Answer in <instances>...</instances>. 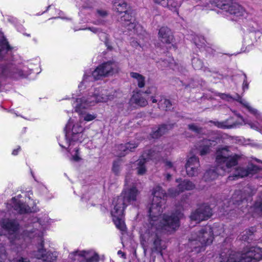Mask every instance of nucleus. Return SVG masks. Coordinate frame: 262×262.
I'll use <instances>...</instances> for the list:
<instances>
[{"mask_svg": "<svg viewBox=\"0 0 262 262\" xmlns=\"http://www.w3.org/2000/svg\"><path fill=\"white\" fill-rule=\"evenodd\" d=\"M182 217L183 214L181 212L171 215L165 214L162 217L160 224L158 226H147L145 232L142 234V237L145 242L152 243V251L161 253L162 250L165 249V246L161 245V239L159 235V231L169 233L174 232L179 227L180 220Z\"/></svg>", "mask_w": 262, "mask_h": 262, "instance_id": "1", "label": "nucleus"}, {"mask_svg": "<svg viewBox=\"0 0 262 262\" xmlns=\"http://www.w3.org/2000/svg\"><path fill=\"white\" fill-rule=\"evenodd\" d=\"M238 158V155L232 154L227 147L219 149L216 153L217 166L206 170L204 174V180L210 182L216 179L219 175L230 172L232 167L237 164Z\"/></svg>", "mask_w": 262, "mask_h": 262, "instance_id": "2", "label": "nucleus"}, {"mask_svg": "<svg viewBox=\"0 0 262 262\" xmlns=\"http://www.w3.org/2000/svg\"><path fill=\"white\" fill-rule=\"evenodd\" d=\"M138 194V190L133 187L124 190L119 196L113 200L114 208L111 211V214L116 227L121 231H124L126 229L122 219L124 210L127 205L136 201Z\"/></svg>", "mask_w": 262, "mask_h": 262, "instance_id": "3", "label": "nucleus"}, {"mask_svg": "<svg viewBox=\"0 0 262 262\" xmlns=\"http://www.w3.org/2000/svg\"><path fill=\"white\" fill-rule=\"evenodd\" d=\"M153 199L152 202L149 209V223L147 226L155 227L160 224V222L162 220L163 215L161 213L163 211V205L165 204L164 197L166 195L165 191L160 186L155 187L152 191ZM181 212V211L177 210L174 212L166 214V215H171Z\"/></svg>", "mask_w": 262, "mask_h": 262, "instance_id": "4", "label": "nucleus"}, {"mask_svg": "<svg viewBox=\"0 0 262 262\" xmlns=\"http://www.w3.org/2000/svg\"><path fill=\"white\" fill-rule=\"evenodd\" d=\"M113 98V95L109 94L106 90L96 89L88 95L76 99L73 105L75 111L80 113L82 109L94 106L98 103L106 102Z\"/></svg>", "mask_w": 262, "mask_h": 262, "instance_id": "5", "label": "nucleus"}, {"mask_svg": "<svg viewBox=\"0 0 262 262\" xmlns=\"http://www.w3.org/2000/svg\"><path fill=\"white\" fill-rule=\"evenodd\" d=\"M213 239L212 228L210 226H206L191 233L188 247L191 249V251L199 253L205 250V247L211 244Z\"/></svg>", "mask_w": 262, "mask_h": 262, "instance_id": "6", "label": "nucleus"}, {"mask_svg": "<svg viewBox=\"0 0 262 262\" xmlns=\"http://www.w3.org/2000/svg\"><path fill=\"white\" fill-rule=\"evenodd\" d=\"M220 262H256L262 258V249L251 247L245 250L242 253L229 251L227 254L221 255Z\"/></svg>", "mask_w": 262, "mask_h": 262, "instance_id": "7", "label": "nucleus"}, {"mask_svg": "<svg viewBox=\"0 0 262 262\" xmlns=\"http://www.w3.org/2000/svg\"><path fill=\"white\" fill-rule=\"evenodd\" d=\"M205 7L209 9L216 7L236 18L246 14L245 9L233 0H208Z\"/></svg>", "mask_w": 262, "mask_h": 262, "instance_id": "8", "label": "nucleus"}, {"mask_svg": "<svg viewBox=\"0 0 262 262\" xmlns=\"http://www.w3.org/2000/svg\"><path fill=\"white\" fill-rule=\"evenodd\" d=\"M114 8L118 12H124V14L121 17V22L122 25L129 31L134 30V32L139 27L137 24L134 17L126 12L127 4L124 0H115L113 4Z\"/></svg>", "mask_w": 262, "mask_h": 262, "instance_id": "9", "label": "nucleus"}, {"mask_svg": "<svg viewBox=\"0 0 262 262\" xmlns=\"http://www.w3.org/2000/svg\"><path fill=\"white\" fill-rule=\"evenodd\" d=\"M158 148L159 149V147H156L151 149L148 152H144L142 156V158L139 159L134 163L138 174L143 175L146 172V168L145 163L148 159L160 160V157H161V155L160 151L157 149Z\"/></svg>", "mask_w": 262, "mask_h": 262, "instance_id": "10", "label": "nucleus"}, {"mask_svg": "<svg viewBox=\"0 0 262 262\" xmlns=\"http://www.w3.org/2000/svg\"><path fill=\"white\" fill-rule=\"evenodd\" d=\"M118 71L116 63L108 61L98 67L92 73V77L94 80L99 79L101 77L112 75Z\"/></svg>", "mask_w": 262, "mask_h": 262, "instance_id": "11", "label": "nucleus"}, {"mask_svg": "<svg viewBox=\"0 0 262 262\" xmlns=\"http://www.w3.org/2000/svg\"><path fill=\"white\" fill-rule=\"evenodd\" d=\"M212 214L210 207L206 204H203L191 213L190 217L191 220L199 223L202 221L209 219Z\"/></svg>", "mask_w": 262, "mask_h": 262, "instance_id": "12", "label": "nucleus"}, {"mask_svg": "<svg viewBox=\"0 0 262 262\" xmlns=\"http://www.w3.org/2000/svg\"><path fill=\"white\" fill-rule=\"evenodd\" d=\"M70 122H71V119L69 120L68 123L66 125L65 128H64V132H65V137L67 141V143L69 145H71V139L69 138L71 134H70V132H68V129H70ZM83 131V128L82 127L79 125L78 124H74L73 126V128L72 129V137H71V140L72 141H80L81 140L79 139V137H81V133Z\"/></svg>", "mask_w": 262, "mask_h": 262, "instance_id": "13", "label": "nucleus"}, {"mask_svg": "<svg viewBox=\"0 0 262 262\" xmlns=\"http://www.w3.org/2000/svg\"><path fill=\"white\" fill-rule=\"evenodd\" d=\"M69 257L73 260H82L79 258L83 257L85 262H98L99 256L97 254L91 251H75L70 254Z\"/></svg>", "mask_w": 262, "mask_h": 262, "instance_id": "14", "label": "nucleus"}, {"mask_svg": "<svg viewBox=\"0 0 262 262\" xmlns=\"http://www.w3.org/2000/svg\"><path fill=\"white\" fill-rule=\"evenodd\" d=\"M200 166L199 160L197 157L193 156L190 157L185 165L187 174L189 177L198 176L200 172Z\"/></svg>", "mask_w": 262, "mask_h": 262, "instance_id": "15", "label": "nucleus"}, {"mask_svg": "<svg viewBox=\"0 0 262 262\" xmlns=\"http://www.w3.org/2000/svg\"><path fill=\"white\" fill-rule=\"evenodd\" d=\"M219 96L222 99L227 100L228 101L231 99H233L231 96L228 94H220ZM233 99L243 104L251 113L256 116L257 118H261V114L258 112V111L250 106L249 103L245 100H243L239 95L236 94L235 97Z\"/></svg>", "mask_w": 262, "mask_h": 262, "instance_id": "16", "label": "nucleus"}, {"mask_svg": "<svg viewBox=\"0 0 262 262\" xmlns=\"http://www.w3.org/2000/svg\"><path fill=\"white\" fill-rule=\"evenodd\" d=\"M195 185L190 181L184 180L178 185L179 190L174 188H170L168 190V194L174 197L179 194L180 192L185 190H191L194 189Z\"/></svg>", "mask_w": 262, "mask_h": 262, "instance_id": "17", "label": "nucleus"}, {"mask_svg": "<svg viewBox=\"0 0 262 262\" xmlns=\"http://www.w3.org/2000/svg\"><path fill=\"white\" fill-rule=\"evenodd\" d=\"M158 37L161 42L167 45L171 44L173 39L171 30L166 27H162L159 29Z\"/></svg>", "mask_w": 262, "mask_h": 262, "instance_id": "18", "label": "nucleus"}, {"mask_svg": "<svg viewBox=\"0 0 262 262\" xmlns=\"http://www.w3.org/2000/svg\"><path fill=\"white\" fill-rule=\"evenodd\" d=\"M0 73H2L6 76L12 77L14 78H17L19 77H22L23 72L16 68L12 64L7 66L5 68H0Z\"/></svg>", "mask_w": 262, "mask_h": 262, "instance_id": "19", "label": "nucleus"}, {"mask_svg": "<svg viewBox=\"0 0 262 262\" xmlns=\"http://www.w3.org/2000/svg\"><path fill=\"white\" fill-rule=\"evenodd\" d=\"M2 227L10 233H14L18 227V224L13 220L3 219L1 222Z\"/></svg>", "mask_w": 262, "mask_h": 262, "instance_id": "20", "label": "nucleus"}, {"mask_svg": "<svg viewBox=\"0 0 262 262\" xmlns=\"http://www.w3.org/2000/svg\"><path fill=\"white\" fill-rule=\"evenodd\" d=\"M138 146V144L135 143H127L125 144H120L117 148L119 150L118 156L123 157L130 151H132L134 149Z\"/></svg>", "mask_w": 262, "mask_h": 262, "instance_id": "21", "label": "nucleus"}, {"mask_svg": "<svg viewBox=\"0 0 262 262\" xmlns=\"http://www.w3.org/2000/svg\"><path fill=\"white\" fill-rule=\"evenodd\" d=\"M132 103L138 106L144 107L147 104V101L142 96V93L137 92L134 93L130 99Z\"/></svg>", "mask_w": 262, "mask_h": 262, "instance_id": "22", "label": "nucleus"}, {"mask_svg": "<svg viewBox=\"0 0 262 262\" xmlns=\"http://www.w3.org/2000/svg\"><path fill=\"white\" fill-rule=\"evenodd\" d=\"M232 118H229L225 121L219 122L214 121L212 122L216 126L220 128L229 129L235 127L238 123L236 122H231Z\"/></svg>", "mask_w": 262, "mask_h": 262, "instance_id": "23", "label": "nucleus"}, {"mask_svg": "<svg viewBox=\"0 0 262 262\" xmlns=\"http://www.w3.org/2000/svg\"><path fill=\"white\" fill-rule=\"evenodd\" d=\"M215 145V142L210 140L205 139L200 147V154L201 156H204L210 151V147Z\"/></svg>", "mask_w": 262, "mask_h": 262, "instance_id": "24", "label": "nucleus"}, {"mask_svg": "<svg viewBox=\"0 0 262 262\" xmlns=\"http://www.w3.org/2000/svg\"><path fill=\"white\" fill-rule=\"evenodd\" d=\"M38 241L39 245L38 248V250L36 252L35 256L38 259H43L45 257V256L47 252L45 249L43 248V240L42 239V233H40L38 234Z\"/></svg>", "mask_w": 262, "mask_h": 262, "instance_id": "25", "label": "nucleus"}, {"mask_svg": "<svg viewBox=\"0 0 262 262\" xmlns=\"http://www.w3.org/2000/svg\"><path fill=\"white\" fill-rule=\"evenodd\" d=\"M14 209L20 213H25L31 212H36V209L31 208L28 205L21 203L20 202L17 203L14 206Z\"/></svg>", "mask_w": 262, "mask_h": 262, "instance_id": "26", "label": "nucleus"}, {"mask_svg": "<svg viewBox=\"0 0 262 262\" xmlns=\"http://www.w3.org/2000/svg\"><path fill=\"white\" fill-rule=\"evenodd\" d=\"M169 126L166 125H161L157 129L153 130L151 134L152 138H158L165 134L169 129Z\"/></svg>", "mask_w": 262, "mask_h": 262, "instance_id": "27", "label": "nucleus"}, {"mask_svg": "<svg viewBox=\"0 0 262 262\" xmlns=\"http://www.w3.org/2000/svg\"><path fill=\"white\" fill-rule=\"evenodd\" d=\"M10 49L8 41L5 38L0 40V59H3L4 54Z\"/></svg>", "mask_w": 262, "mask_h": 262, "instance_id": "28", "label": "nucleus"}, {"mask_svg": "<svg viewBox=\"0 0 262 262\" xmlns=\"http://www.w3.org/2000/svg\"><path fill=\"white\" fill-rule=\"evenodd\" d=\"M166 2H167V5L163 6V7H166L174 12H177L178 8L181 5V1L176 0H166Z\"/></svg>", "mask_w": 262, "mask_h": 262, "instance_id": "29", "label": "nucleus"}, {"mask_svg": "<svg viewBox=\"0 0 262 262\" xmlns=\"http://www.w3.org/2000/svg\"><path fill=\"white\" fill-rule=\"evenodd\" d=\"M130 76L136 80L139 88H142L145 86V77L143 76L136 72H131Z\"/></svg>", "mask_w": 262, "mask_h": 262, "instance_id": "30", "label": "nucleus"}, {"mask_svg": "<svg viewBox=\"0 0 262 262\" xmlns=\"http://www.w3.org/2000/svg\"><path fill=\"white\" fill-rule=\"evenodd\" d=\"M248 172L245 168L239 167L235 170V173L233 176H229L228 179L229 180H233L237 178H243L248 176Z\"/></svg>", "mask_w": 262, "mask_h": 262, "instance_id": "31", "label": "nucleus"}, {"mask_svg": "<svg viewBox=\"0 0 262 262\" xmlns=\"http://www.w3.org/2000/svg\"><path fill=\"white\" fill-rule=\"evenodd\" d=\"M246 198V196L245 195H243L242 191L237 190L235 191L233 194L232 197V200L233 204L239 205L240 203L244 201Z\"/></svg>", "mask_w": 262, "mask_h": 262, "instance_id": "32", "label": "nucleus"}, {"mask_svg": "<svg viewBox=\"0 0 262 262\" xmlns=\"http://www.w3.org/2000/svg\"><path fill=\"white\" fill-rule=\"evenodd\" d=\"M158 105L160 108L167 111L170 110L172 104L169 100L162 97L158 100Z\"/></svg>", "mask_w": 262, "mask_h": 262, "instance_id": "33", "label": "nucleus"}, {"mask_svg": "<svg viewBox=\"0 0 262 262\" xmlns=\"http://www.w3.org/2000/svg\"><path fill=\"white\" fill-rule=\"evenodd\" d=\"M255 229L253 227L245 230L241 234L240 239L242 241L248 242L249 240L252 239V235Z\"/></svg>", "mask_w": 262, "mask_h": 262, "instance_id": "34", "label": "nucleus"}, {"mask_svg": "<svg viewBox=\"0 0 262 262\" xmlns=\"http://www.w3.org/2000/svg\"><path fill=\"white\" fill-rule=\"evenodd\" d=\"M173 59L171 58H168V59L161 60L158 62L159 66H161V68L165 67H170L171 68H173Z\"/></svg>", "mask_w": 262, "mask_h": 262, "instance_id": "35", "label": "nucleus"}, {"mask_svg": "<svg viewBox=\"0 0 262 262\" xmlns=\"http://www.w3.org/2000/svg\"><path fill=\"white\" fill-rule=\"evenodd\" d=\"M57 257L56 252H48L43 258V262H55Z\"/></svg>", "mask_w": 262, "mask_h": 262, "instance_id": "36", "label": "nucleus"}, {"mask_svg": "<svg viewBox=\"0 0 262 262\" xmlns=\"http://www.w3.org/2000/svg\"><path fill=\"white\" fill-rule=\"evenodd\" d=\"M246 169L248 172V176L256 173L259 170L258 167L252 164L248 165Z\"/></svg>", "mask_w": 262, "mask_h": 262, "instance_id": "37", "label": "nucleus"}, {"mask_svg": "<svg viewBox=\"0 0 262 262\" xmlns=\"http://www.w3.org/2000/svg\"><path fill=\"white\" fill-rule=\"evenodd\" d=\"M194 42L198 48H202L205 45V40L203 37L196 36L194 38Z\"/></svg>", "mask_w": 262, "mask_h": 262, "instance_id": "38", "label": "nucleus"}, {"mask_svg": "<svg viewBox=\"0 0 262 262\" xmlns=\"http://www.w3.org/2000/svg\"><path fill=\"white\" fill-rule=\"evenodd\" d=\"M192 64L195 70H200L203 67V62L199 58L194 57L192 59Z\"/></svg>", "mask_w": 262, "mask_h": 262, "instance_id": "39", "label": "nucleus"}, {"mask_svg": "<svg viewBox=\"0 0 262 262\" xmlns=\"http://www.w3.org/2000/svg\"><path fill=\"white\" fill-rule=\"evenodd\" d=\"M189 129L194 132L195 133H200L202 132V128L199 127L195 124H190L188 125Z\"/></svg>", "mask_w": 262, "mask_h": 262, "instance_id": "40", "label": "nucleus"}, {"mask_svg": "<svg viewBox=\"0 0 262 262\" xmlns=\"http://www.w3.org/2000/svg\"><path fill=\"white\" fill-rule=\"evenodd\" d=\"M96 118V116L94 115L90 114H84L81 115L80 117L81 119H83L86 121H90L94 120Z\"/></svg>", "mask_w": 262, "mask_h": 262, "instance_id": "41", "label": "nucleus"}, {"mask_svg": "<svg viewBox=\"0 0 262 262\" xmlns=\"http://www.w3.org/2000/svg\"><path fill=\"white\" fill-rule=\"evenodd\" d=\"M74 151V154L72 155V160L76 162L80 161L81 158L79 156V149L78 148H75Z\"/></svg>", "mask_w": 262, "mask_h": 262, "instance_id": "42", "label": "nucleus"}, {"mask_svg": "<svg viewBox=\"0 0 262 262\" xmlns=\"http://www.w3.org/2000/svg\"><path fill=\"white\" fill-rule=\"evenodd\" d=\"M6 258V250L2 246L0 247V262H3V260Z\"/></svg>", "mask_w": 262, "mask_h": 262, "instance_id": "43", "label": "nucleus"}, {"mask_svg": "<svg viewBox=\"0 0 262 262\" xmlns=\"http://www.w3.org/2000/svg\"><path fill=\"white\" fill-rule=\"evenodd\" d=\"M113 170L116 174L118 173L119 171V165L118 162H114L113 163Z\"/></svg>", "mask_w": 262, "mask_h": 262, "instance_id": "44", "label": "nucleus"}, {"mask_svg": "<svg viewBox=\"0 0 262 262\" xmlns=\"http://www.w3.org/2000/svg\"><path fill=\"white\" fill-rule=\"evenodd\" d=\"M155 3L161 5V6H166L167 5V2H166V0H154Z\"/></svg>", "mask_w": 262, "mask_h": 262, "instance_id": "45", "label": "nucleus"}, {"mask_svg": "<svg viewBox=\"0 0 262 262\" xmlns=\"http://www.w3.org/2000/svg\"><path fill=\"white\" fill-rule=\"evenodd\" d=\"M13 262H29V261L27 258L21 257L18 259H13Z\"/></svg>", "mask_w": 262, "mask_h": 262, "instance_id": "46", "label": "nucleus"}, {"mask_svg": "<svg viewBox=\"0 0 262 262\" xmlns=\"http://www.w3.org/2000/svg\"><path fill=\"white\" fill-rule=\"evenodd\" d=\"M97 13L101 16L104 17L107 15V13L105 11L102 10H98Z\"/></svg>", "mask_w": 262, "mask_h": 262, "instance_id": "47", "label": "nucleus"}, {"mask_svg": "<svg viewBox=\"0 0 262 262\" xmlns=\"http://www.w3.org/2000/svg\"><path fill=\"white\" fill-rule=\"evenodd\" d=\"M165 165L167 168H171L173 167V164L170 161H165Z\"/></svg>", "mask_w": 262, "mask_h": 262, "instance_id": "48", "label": "nucleus"}, {"mask_svg": "<svg viewBox=\"0 0 262 262\" xmlns=\"http://www.w3.org/2000/svg\"><path fill=\"white\" fill-rule=\"evenodd\" d=\"M255 207L262 211V201L260 202H256L255 204Z\"/></svg>", "mask_w": 262, "mask_h": 262, "instance_id": "49", "label": "nucleus"}, {"mask_svg": "<svg viewBox=\"0 0 262 262\" xmlns=\"http://www.w3.org/2000/svg\"><path fill=\"white\" fill-rule=\"evenodd\" d=\"M88 29L95 33H98L100 32L99 30L97 28H89Z\"/></svg>", "mask_w": 262, "mask_h": 262, "instance_id": "50", "label": "nucleus"}, {"mask_svg": "<svg viewBox=\"0 0 262 262\" xmlns=\"http://www.w3.org/2000/svg\"><path fill=\"white\" fill-rule=\"evenodd\" d=\"M248 88V84L246 80H244L243 82V89L245 90V89H247Z\"/></svg>", "mask_w": 262, "mask_h": 262, "instance_id": "51", "label": "nucleus"}, {"mask_svg": "<svg viewBox=\"0 0 262 262\" xmlns=\"http://www.w3.org/2000/svg\"><path fill=\"white\" fill-rule=\"evenodd\" d=\"M20 147H19L17 149L13 150L12 151V155H13L14 156L17 155L18 154V152L20 150Z\"/></svg>", "mask_w": 262, "mask_h": 262, "instance_id": "52", "label": "nucleus"}, {"mask_svg": "<svg viewBox=\"0 0 262 262\" xmlns=\"http://www.w3.org/2000/svg\"><path fill=\"white\" fill-rule=\"evenodd\" d=\"M171 178V175L169 173H167L166 176V179L167 181L170 180Z\"/></svg>", "mask_w": 262, "mask_h": 262, "instance_id": "53", "label": "nucleus"}, {"mask_svg": "<svg viewBox=\"0 0 262 262\" xmlns=\"http://www.w3.org/2000/svg\"><path fill=\"white\" fill-rule=\"evenodd\" d=\"M248 124L250 126V127L251 128H257V127L255 126V125L253 124V123H248Z\"/></svg>", "mask_w": 262, "mask_h": 262, "instance_id": "54", "label": "nucleus"}, {"mask_svg": "<svg viewBox=\"0 0 262 262\" xmlns=\"http://www.w3.org/2000/svg\"><path fill=\"white\" fill-rule=\"evenodd\" d=\"M151 100L152 103H156L158 101V100L153 97H151Z\"/></svg>", "mask_w": 262, "mask_h": 262, "instance_id": "55", "label": "nucleus"}, {"mask_svg": "<svg viewBox=\"0 0 262 262\" xmlns=\"http://www.w3.org/2000/svg\"><path fill=\"white\" fill-rule=\"evenodd\" d=\"M142 94H150V92L149 90H147L146 91H145L144 92H142Z\"/></svg>", "mask_w": 262, "mask_h": 262, "instance_id": "56", "label": "nucleus"}, {"mask_svg": "<svg viewBox=\"0 0 262 262\" xmlns=\"http://www.w3.org/2000/svg\"><path fill=\"white\" fill-rule=\"evenodd\" d=\"M185 262H193V261L192 260V259L191 258H187V259L186 260V261Z\"/></svg>", "mask_w": 262, "mask_h": 262, "instance_id": "57", "label": "nucleus"}, {"mask_svg": "<svg viewBox=\"0 0 262 262\" xmlns=\"http://www.w3.org/2000/svg\"><path fill=\"white\" fill-rule=\"evenodd\" d=\"M236 115L238 117H239V118H242V117H241V116L239 114H236Z\"/></svg>", "mask_w": 262, "mask_h": 262, "instance_id": "58", "label": "nucleus"}, {"mask_svg": "<svg viewBox=\"0 0 262 262\" xmlns=\"http://www.w3.org/2000/svg\"><path fill=\"white\" fill-rule=\"evenodd\" d=\"M24 34L27 36H30V35L29 34Z\"/></svg>", "mask_w": 262, "mask_h": 262, "instance_id": "59", "label": "nucleus"}, {"mask_svg": "<svg viewBox=\"0 0 262 262\" xmlns=\"http://www.w3.org/2000/svg\"><path fill=\"white\" fill-rule=\"evenodd\" d=\"M256 161L258 162H261V161L259 160H256Z\"/></svg>", "mask_w": 262, "mask_h": 262, "instance_id": "60", "label": "nucleus"}, {"mask_svg": "<svg viewBox=\"0 0 262 262\" xmlns=\"http://www.w3.org/2000/svg\"><path fill=\"white\" fill-rule=\"evenodd\" d=\"M84 80H85V79L86 78V76H85V75H84Z\"/></svg>", "mask_w": 262, "mask_h": 262, "instance_id": "61", "label": "nucleus"}, {"mask_svg": "<svg viewBox=\"0 0 262 262\" xmlns=\"http://www.w3.org/2000/svg\"><path fill=\"white\" fill-rule=\"evenodd\" d=\"M127 178H126V179H125V182L127 183Z\"/></svg>", "mask_w": 262, "mask_h": 262, "instance_id": "62", "label": "nucleus"}, {"mask_svg": "<svg viewBox=\"0 0 262 262\" xmlns=\"http://www.w3.org/2000/svg\"><path fill=\"white\" fill-rule=\"evenodd\" d=\"M121 251H118V253L121 254Z\"/></svg>", "mask_w": 262, "mask_h": 262, "instance_id": "63", "label": "nucleus"}, {"mask_svg": "<svg viewBox=\"0 0 262 262\" xmlns=\"http://www.w3.org/2000/svg\"><path fill=\"white\" fill-rule=\"evenodd\" d=\"M121 251H118V253L121 254Z\"/></svg>", "mask_w": 262, "mask_h": 262, "instance_id": "64", "label": "nucleus"}]
</instances>
